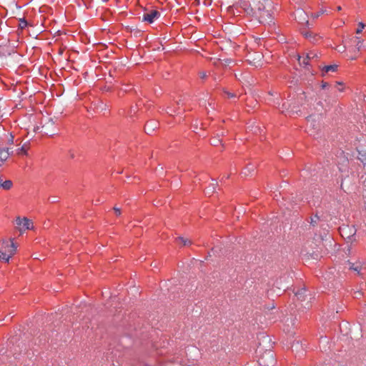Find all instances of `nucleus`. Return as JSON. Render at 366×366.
Listing matches in <instances>:
<instances>
[{"mask_svg":"<svg viewBox=\"0 0 366 366\" xmlns=\"http://www.w3.org/2000/svg\"><path fill=\"white\" fill-rule=\"evenodd\" d=\"M15 222L17 225V229L21 233L33 228V222L26 217L21 218L18 217Z\"/></svg>","mask_w":366,"mask_h":366,"instance_id":"nucleus-3","label":"nucleus"},{"mask_svg":"<svg viewBox=\"0 0 366 366\" xmlns=\"http://www.w3.org/2000/svg\"><path fill=\"white\" fill-rule=\"evenodd\" d=\"M177 242L179 243V244H181L184 246H187V245H189V244H191V241L188 239H186L184 237H179L178 238H177Z\"/></svg>","mask_w":366,"mask_h":366,"instance_id":"nucleus-17","label":"nucleus"},{"mask_svg":"<svg viewBox=\"0 0 366 366\" xmlns=\"http://www.w3.org/2000/svg\"><path fill=\"white\" fill-rule=\"evenodd\" d=\"M213 192H214V187L210 188V187H209V188H207L206 193L207 194H210V193H212Z\"/></svg>","mask_w":366,"mask_h":366,"instance_id":"nucleus-28","label":"nucleus"},{"mask_svg":"<svg viewBox=\"0 0 366 366\" xmlns=\"http://www.w3.org/2000/svg\"><path fill=\"white\" fill-rule=\"evenodd\" d=\"M338 90H339V91H340V92H342V91L343 90V89H342V88H340V86H338Z\"/></svg>","mask_w":366,"mask_h":366,"instance_id":"nucleus-33","label":"nucleus"},{"mask_svg":"<svg viewBox=\"0 0 366 366\" xmlns=\"http://www.w3.org/2000/svg\"><path fill=\"white\" fill-rule=\"evenodd\" d=\"M13 150L10 151V148L0 147V165L2 164L10 155H13Z\"/></svg>","mask_w":366,"mask_h":366,"instance_id":"nucleus-8","label":"nucleus"},{"mask_svg":"<svg viewBox=\"0 0 366 366\" xmlns=\"http://www.w3.org/2000/svg\"><path fill=\"white\" fill-rule=\"evenodd\" d=\"M337 67H338V65H337V64L325 66L322 69V73L325 74V73H329V72H335L337 71Z\"/></svg>","mask_w":366,"mask_h":366,"instance_id":"nucleus-13","label":"nucleus"},{"mask_svg":"<svg viewBox=\"0 0 366 366\" xmlns=\"http://www.w3.org/2000/svg\"><path fill=\"white\" fill-rule=\"evenodd\" d=\"M158 127V122L155 120H151L147 122L144 127L145 132L148 134L152 133Z\"/></svg>","mask_w":366,"mask_h":366,"instance_id":"nucleus-10","label":"nucleus"},{"mask_svg":"<svg viewBox=\"0 0 366 366\" xmlns=\"http://www.w3.org/2000/svg\"><path fill=\"white\" fill-rule=\"evenodd\" d=\"M302 34L306 39H308L310 41L313 43L317 41L318 39H320V37L317 34H314L311 31H303Z\"/></svg>","mask_w":366,"mask_h":366,"instance_id":"nucleus-11","label":"nucleus"},{"mask_svg":"<svg viewBox=\"0 0 366 366\" xmlns=\"http://www.w3.org/2000/svg\"><path fill=\"white\" fill-rule=\"evenodd\" d=\"M199 76H200V78H202V79H204V78H206V76H207V74H206V72H205V71H202V72H200V73H199Z\"/></svg>","mask_w":366,"mask_h":366,"instance_id":"nucleus-26","label":"nucleus"},{"mask_svg":"<svg viewBox=\"0 0 366 366\" xmlns=\"http://www.w3.org/2000/svg\"><path fill=\"white\" fill-rule=\"evenodd\" d=\"M9 143H13L14 142V137L12 135H10V138L8 139Z\"/></svg>","mask_w":366,"mask_h":366,"instance_id":"nucleus-30","label":"nucleus"},{"mask_svg":"<svg viewBox=\"0 0 366 366\" xmlns=\"http://www.w3.org/2000/svg\"><path fill=\"white\" fill-rule=\"evenodd\" d=\"M365 27V24L362 22H360L358 24V26L356 29V33L357 34H360L362 31V29Z\"/></svg>","mask_w":366,"mask_h":366,"instance_id":"nucleus-22","label":"nucleus"},{"mask_svg":"<svg viewBox=\"0 0 366 366\" xmlns=\"http://www.w3.org/2000/svg\"><path fill=\"white\" fill-rule=\"evenodd\" d=\"M338 51H341L342 48L337 49Z\"/></svg>","mask_w":366,"mask_h":366,"instance_id":"nucleus-37","label":"nucleus"},{"mask_svg":"<svg viewBox=\"0 0 366 366\" xmlns=\"http://www.w3.org/2000/svg\"><path fill=\"white\" fill-rule=\"evenodd\" d=\"M354 44H355L356 49L358 51H360L361 49L363 47V41L360 37H357V36L355 37Z\"/></svg>","mask_w":366,"mask_h":366,"instance_id":"nucleus-14","label":"nucleus"},{"mask_svg":"<svg viewBox=\"0 0 366 366\" xmlns=\"http://www.w3.org/2000/svg\"><path fill=\"white\" fill-rule=\"evenodd\" d=\"M225 94H227L228 98H232L235 97V94L233 93H230L229 92H226Z\"/></svg>","mask_w":366,"mask_h":366,"instance_id":"nucleus-24","label":"nucleus"},{"mask_svg":"<svg viewBox=\"0 0 366 366\" xmlns=\"http://www.w3.org/2000/svg\"><path fill=\"white\" fill-rule=\"evenodd\" d=\"M276 360L273 352H266L259 359V364L262 366H274Z\"/></svg>","mask_w":366,"mask_h":366,"instance_id":"nucleus-4","label":"nucleus"},{"mask_svg":"<svg viewBox=\"0 0 366 366\" xmlns=\"http://www.w3.org/2000/svg\"><path fill=\"white\" fill-rule=\"evenodd\" d=\"M327 86H329V84L327 83V82H322V89H326Z\"/></svg>","mask_w":366,"mask_h":366,"instance_id":"nucleus-29","label":"nucleus"},{"mask_svg":"<svg viewBox=\"0 0 366 366\" xmlns=\"http://www.w3.org/2000/svg\"><path fill=\"white\" fill-rule=\"evenodd\" d=\"M338 51H341L342 48L337 49Z\"/></svg>","mask_w":366,"mask_h":366,"instance_id":"nucleus-38","label":"nucleus"},{"mask_svg":"<svg viewBox=\"0 0 366 366\" xmlns=\"http://www.w3.org/2000/svg\"><path fill=\"white\" fill-rule=\"evenodd\" d=\"M305 292L306 290L305 288H302L295 292V296L298 300L303 301L305 300Z\"/></svg>","mask_w":366,"mask_h":366,"instance_id":"nucleus-16","label":"nucleus"},{"mask_svg":"<svg viewBox=\"0 0 366 366\" xmlns=\"http://www.w3.org/2000/svg\"><path fill=\"white\" fill-rule=\"evenodd\" d=\"M342 9V7L340 6H337V11H340Z\"/></svg>","mask_w":366,"mask_h":366,"instance_id":"nucleus-32","label":"nucleus"},{"mask_svg":"<svg viewBox=\"0 0 366 366\" xmlns=\"http://www.w3.org/2000/svg\"><path fill=\"white\" fill-rule=\"evenodd\" d=\"M295 19L297 21H298L301 24H308L307 15V14L301 9H297L295 13Z\"/></svg>","mask_w":366,"mask_h":366,"instance_id":"nucleus-5","label":"nucleus"},{"mask_svg":"<svg viewBox=\"0 0 366 366\" xmlns=\"http://www.w3.org/2000/svg\"><path fill=\"white\" fill-rule=\"evenodd\" d=\"M2 247L4 251L0 250V259L9 262L11 257L15 253L16 247L14 242L6 241L2 243Z\"/></svg>","mask_w":366,"mask_h":366,"instance_id":"nucleus-2","label":"nucleus"},{"mask_svg":"<svg viewBox=\"0 0 366 366\" xmlns=\"http://www.w3.org/2000/svg\"><path fill=\"white\" fill-rule=\"evenodd\" d=\"M318 58V55L316 52L313 51H310V52H308L307 54H306V56L305 57H303L302 58V60H301V57L299 56V62L300 64H302V65H305V66H307L308 64H310V61H312L315 59H317Z\"/></svg>","mask_w":366,"mask_h":366,"instance_id":"nucleus-7","label":"nucleus"},{"mask_svg":"<svg viewBox=\"0 0 366 366\" xmlns=\"http://www.w3.org/2000/svg\"><path fill=\"white\" fill-rule=\"evenodd\" d=\"M316 126H318V124H316L315 118L312 116L309 117L307 119V129L310 135L314 134L312 132H310V128H315Z\"/></svg>","mask_w":366,"mask_h":366,"instance_id":"nucleus-12","label":"nucleus"},{"mask_svg":"<svg viewBox=\"0 0 366 366\" xmlns=\"http://www.w3.org/2000/svg\"><path fill=\"white\" fill-rule=\"evenodd\" d=\"M222 142V140L218 138H213L211 139V144L213 146H217Z\"/></svg>","mask_w":366,"mask_h":366,"instance_id":"nucleus-23","label":"nucleus"},{"mask_svg":"<svg viewBox=\"0 0 366 366\" xmlns=\"http://www.w3.org/2000/svg\"><path fill=\"white\" fill-rule=\"evenodd\" d=\"M13 183L11 180H2L1 189L9 190L12 187Z\"/></svg>","mask_w":366,"mask_h":366,"instance_id":"nucleus-15","label":"nucleus"},{"mask_svg":"<svg viewBox=\"0 0 366 366\" xmlns=\"http://www.w3.org/2000/svg\"><path fill=\"white\" fill-rule=\"evenodd\" d=\"M255 169L254 165L253 164H249L245 167L243 171L242 174H244L245 176L249 175L252 172H253Z\"/></svg>","mask_w":366,"mask_h":366,"instance_id":"nucleus-19","label":"nucleus"},{"mask_svg":"<svg viewBox=\"0 0 366 366\" xmlns=\"http://www.w3.org/2000/svg\"><path fill=\"white\" fill-rule=\"evenodd\" d=\"M29 149V143L28 142H26L22 146L18 147L16 149L13 151L14 152L13 155L14 154L19 155V156L27 155Z\"/></svg>","mask_w":366,"mask_h":366,"instance_id":"nucleus-9","label":"nucleus"},{"mask_svg":"<svg viewBox=\"0 0 366 366\" xmlns=\"http://www.w3.org/2000/svg\"><path fill=\"white\" fill-rule=\"evenodd\" d=\"M177 242L179 243V244H181L184 246H187V245H189V244H191V241L188 239H186L184 237H179L178 238H177Z\"/></svg>","mask_w":366,"mask_h":366,"instance_id":"nucleus-18","label":"nucleus"},{"mask_svg":"<svg viewBox=\"0 0 366 366\" xmlns=\"http://www.w3.org/2000/svg\"><path fill=\"white\" fill-rule=\"evenodd\" d=\"M348 265H349V269H352L355 272H357V273H359L361 270V266L360 265H355V264L353 263H348Z\"/></svg>","mask_w":366,"mask_h":366,"instance_id":"nucleus-21","label":"nucleus"},{"mask_svg":"<svg viewBox=\"0 0 366 366\" xmlns=\"http://www.w3.org/2000/svg\"><path fill=\"white\" fill-rule=\"evenodd\" d=\"M337 85H340V86H341V85H342V84H341L340 82H337Z\"/></svg>","mask_w":366,"mask_h":366,"instance_id":"nucleus-36","label":"nucleus"},{"mask_svg":"<svg viewBox=\"0 0 366 366\" xmlns=\"http://www.w3.org/2000/svg\"><path fill=\"white\" fill-rule=\"evenodd\" d=\"M276 7L272 0H259L256 5L255 14L262 24L274 23V15Z\"/></svg>","mask_w":366,"mask_h":366,"instance_id":"nucleus-1","label":"nucleus"},{"mask_svg":"<svg viewBox=\"0 0 366 366\" xmlns=\"http://www.w3.org/2000/svg\"><path fill=\"white\" fill-rule=\"evenodd\" d=\"M320 221V217L315 214L310 217V224L313 227L316 226Z\"/></svg>","mask_w":366,"mask_h":366,"instance_id":"nucleus-20","label":"nucleus"},{"mask_svg":"<svg viewBox=\"0 0 366 366\" xmlns=\"http://www.w3.org/2000/svg\"><path fill=\"white\" fill-rule=\"evenodd\" d=\"M338 90H339V91H340V92H342V91L343 90V89H342V88H340V86H338Z\"/></svg>","mask_w":366,"mask_h":366,"instance_id":"nucleus-34","label":"nucleus"},{"mask_svg":"<svg viewBox=\"0 0 366 366\" xmlns=\"http://www.w3.org/2000/svg\"><path fill=\"white\" fill-rule=\"evenodd\" d=\"M114 212H115L117 215H120L121 211H120L119 208L114 207Z\"/></svg>","mask_w":366,"mask_h":366,"instance_id":"nucleus-27","label":"nucleus"},{"mask_svg":"<svg viewBox=\"0 0 366 366\" xmlns=\"http://www.w3.org/2000/svg\"><path fill=\"white\" fill-rule=\"evenodd\" d=\"M282 107H283V109H282V110H281V111H282V112H285L284 109H287V105H286V103H284V104H282Z\"/></svg>","mask_w":366,"mask_h":366,"instance_id":"nucleus-31","label":"nucleus"},{"mask_svg":"<svg viewBox=\"0 0 366 366\" xmlns=\"http://www.w3.org/2000/svg\"><path fill=\"white\" fill-rule=\"evenodd\" d=\"M167 112L168 114H169L170 115H172V113L175 112V110L172 109V108H170V107H168L167 110Z\"/></svg>","mask_w":366,"mask_h":366,"instance_id":"nucleus-25","label":"nucleus"},{"mask_svg":"<svg viewBox=\"0 0 366 366\" xmlns=\"http://www.w3.org/2000/svg\"><path fill=\"white\" fill-rule=\"evenodd\" d=\"M297 345H298L297 343L296 345H292V348L293 349V348H294V347H295V346H297Z\"/></svg>","mask_w":366,"mask_h":366,"instance_id":"nucleus-35","label":"nucleus"},{"mask_svg":"<svg viewBox=\"0 0 366 366\" xmlns=\"http://www.w3.org/2000/svg\"><path fill=\"white\" fill-rule=\"evenodd\" d=\"M160 16V13L157 10H152L143 14V20L150 24L153 23Z\"/></svg>","mask_w":366,"mask_h":366,"instance_id":"nucleus-6","label":"nucleus"}]
</instances>
